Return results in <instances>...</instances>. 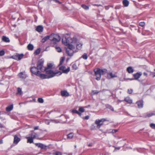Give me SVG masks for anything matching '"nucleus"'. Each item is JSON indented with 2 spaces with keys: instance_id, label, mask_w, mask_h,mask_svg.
<instances>
[{
  "instance_id": "09e8293b",
  "label": "nucleus",
  "mask_w": 155,
  "mask_h": 155,
  "mask_svg": "<svg viewBox=\"0 0 155 155\" xmlns=\"http://www.w3.org/2000/svg\"><path fill=\"white\" fill-rule=\"evenodd\" d=\"M118 131L117 129H113L112 130V132L113 134H114Z\"/></svg>"
},
{
  "instance_id": "f704fd0d",
  "label": "nucleus",
  "mask_w": 155,
  "mask_h": 155,
  "mask_svg": "<svg viewBox=\"0 0 155 155\" xmlns=\"http://www.w3.org/2000/svg\"><path fill=\"white\" fill-rule=\"evenodd\" d=\"M22 94L21 89V88L18 87L17 88V94L21 95Z\"/></svg>"
},
{
  "instance_id": "052dcab7",
  "label": "nucleus",
  "mask_w": 155,
  "mask_h": 155,
  "mask_svg": "<svg viewBox=\"0 0 155 155\" xmlns=\"http://www.w3.org/2000/svg\"><path fill=\"white\" fill-rule=\"evenodd\" d=\"M120 149V147H116L115 148V149H117L118 150H119Z\"/></svg>"
},
{
  "instance_id": "473e14b6",
  "label": "nucleus",
  "mask_w": 155,
  "mask_h": 155,
  "mask_svg": "<svg viewBox=\"0 0 155 155\" xmlns=\"http://www.w3.org/2000/svg\"><path fill=\"white\" fill-rule=\"evenodd\" d=\"M106 107L107 108L109 109L112 111H114V110L113 107L111 105L109 104H107L106 105Z\"/></svg>"
},
{
  "instance_id": "bf43d9fd",
  "label": "nucleus",
  "mask_w": 155,
  "mask_h": 155,
  "mask_svg": "<svg viewBox=\"0 0 155 155\" xmlns=\"http://www.w3.org/2000/svg\"><path fill=\"white\" fill-rule=\"evenodd\" d=\"M66 53L68 54V50L67 48H66Z\"/></svg>"
},
{
  "instance_id": "338daca9",
  "label": "nucleus",
  "mask_w": 155,
  "mask_h": 155,
  "mask_svg": "<svg viewBox=\"0 0 155 155\" xmlns=\"http://www.w3.org/2000/svg\"><path fill=\"white\" fill-rule=\"evenodd\" d=\"M72 155V153H71L68 154V155Z\"/></svg>"
},
{
  "instance_id": "13d9d810",
  "label": "nucleus",
  "mask_w": 155,
  "mask_h": 155,
  "mask_svg": "<svg viewBox=\"0 0 155 155\" xmlns=\"http://www.w3.org/2000/svg\"><path fill=\"white\" fill-rule=\"evenodd\" d=\"M3 143V140H0V144H1Z\"/></svg>"
},
{
  "instance_id": "864d4df0",
  "label": "nucleus",
  "mask_w": 155,
  "mask_h": 155,
  "mask_svg": "<svg viewBox=\"0 0 155 155\" xmlns=\"http://www.w3.org/2000/svg\"><path fill=\"white\" fill-rule=\"evenodd\" d=\"M3 127V125L1 123H0V128H2Z\"/></svg>"
},
{
  "instance_id": "aec40b11",
  "label": "nucleus",
  "mask_w": 155,
  "mask_h": 155,
  "mask_svg": "<svg viewBox=\"0 0 155 155\" xmlns=\"http://www.w3.org/2000/svg\"><path fill=\"white\" fill-rule=\"evenodd\" d=\"M127 71L129 73H133L134 71V69L131 67H129L127 68Z\"/></svg>"
},
{
  "instance_id": "603ef678",
  "label": "nucleus",
  "mask_w": 155,
  "mask_h": 155,
  "mask_svg": "<svg viewBox=\"0 0 155 155\" xmlns=\"http://www.w3.org/2000/svg\"><path fill=\"white\" fill-rule=\"evenodd\" d=\"M38 126H36L34 127V130H38Z\"/></svg>"
},
{
  "instance_id": "ddd939ff",
  "label": "nucleus",
  "mask_w": 155,
  "mask_h": 155,
  "mask_svg": "<svg viewBox=\"0 0 155 155\" xmlns=\"http://www.w3.org/2000/svg\"><path fill=\"white\" fill-rule=\"evenodd\" d=\"M20 138L18 137L17 135H15L14 136V139L13 143L14 144H17L20 140Z\"/></svg>"
},
{
  "instance_id": "f257e3e1",
  "label": "nucleus",
  "mask_w": 155,
  "mask_h": 155,
  "mask_svg": "<svg viewBox=\"0 0 155 155\" xmlns=\"http://www.w3.org/2000/svg\"><path fill=\"white\" fill-rule=\"evenodd\" d=\"M48 39L54 44L59 42L61 39V38L58 35L52 33L50 35L44 37L41 40V41L43 43L45 42Z\"/></svg>"
},
{
  "instance_id": "9d476101",
  "label": "nucleus",
  "mask_w": 155,
  "mask_h": 155,
  "mask_svg": "<svg viewBox=\"0 0 155 155\" xmlns=\"http://www.w3.org/2000/svg\"><path fill=\"white\" fill-rule=\"evenodd\" d=\"M35 145L38 147L41 148V149H46L47 146L40 143H35Z\"/></svg>"
},
{
  "instance_id": "a211bd4d",
  "label": "nucleus",
  "mask_w": 155,
  "mask_h": 155,
  "mask_svg": "<svg viewBox=\"0 0 155 155\" xmlns=\"http://www.w3.org/2000/svg\"><path fill=\"white\" fill-rule=\"evenodd\" d=\"M2 40L5 42H9L10 40L9 38L5 36H3L2 38Z\"/></svg>"
},
{
  "instance_id": "a19ab883",
  "label": "nucleus",
  "mask_w": 155,
  "mask_h": 155,
  "mask_svg": "<svg viewBox=\"0 0 155 155\" xmlns=\"http://www.w3.org/2000/svg\"><path fill=\"white\" fill-rule=\"evenodd\" d=\"M72 68H73V69H75V70L77 69L78 67L77 66L76 63H74L73 64Z\"/></svg>"
},
{
  "instance_id": "2eb2a0df",
  "label": "nucleus",
  "mask_w": 155,
  "mask_h": 155,
  "mask_svg": "<svg viewBox=\"0 0 155 155\" xmlns=\"http://www.w3.org/2000/svg\"><path fill=\"white\" fill-rule=\"evenodd\" d=\"M142 75V73L141 72H137L134 75V76L135 78V79H138Z\"/></svg>"
},
{
  "instance_id": "58836bf2",
  "label": "nucleus",
  "mask_w": 155,
  "mask_h": 155,
  "mask_svg": "<svg viewBox=\"0 0 155 155\" xmlns=\"http://www.w3.org/2000/svg\"><path fill=\"white\" fill-rule=\"evenodd\" d=\"M74 136V134L72 133H71L68 134V139H71Z\"/></svg>"
},
{
  "instance_id": "5701e85b",
  "label": "nucleus",
  "mask_w": 155,
  "mask_h": 155,
  "mask_svg": "<svg viewBox=\"0 0 155 155\" xmlns=\"http://www.w3.org/2000/svg\"><path fill=\"white\" fill-rule=\"evenodd\" d=\"M26 138L27 139V142L30 143H32L33 142V139L31 137H26Z\"/></svg>"
},
{
  "instance_id": "c9c22d12",
  "label": "nucleus",
  "mask_w": 155,
  "mask_h": 155,
  "mask_svg": "<svg viewBox=\"0 0 155 155\" xmlns=\"http://www.w3.org/2000/svg\"><path fill=\"white\" fill-rule=\"evenodd\" d=\"M99 91L97 90H92L91 91V94L92 95H94L98 93Z\"/></svg>"
},
{
  "instance_id": "5fc2aeb1",
  "label": "nucleus",
  "mask_w": 155,
  "mask_h": 155,
  "mask_svg": "<svg viewBox=\"0 0 155 155\" xmlns=\"http://www.w3.org/2000/svg\"><path fill=\"white\" fill-rule=\"evenodd\" d=\"M78 114L80 116H81L82 114L81 113V112H80L79 111L78 113Z\"/></svg>"
},
{
  "instance_id": "f3484780",
  "label": "nucleus",
  "mask_w": 155,
  "mask_h": 155,
  "mask_svg": "<svg viewBox=\"0 0 155 155\" xmlns=\"http://www.w3.org/2000/svg\"><path fill=\"white\" fill-rule=\"evenodd\" d=\"M43 27L42 26L39 25L37 27L36 30L39 32H41L43 31Z\"/></svg>"
},
{
  "instance_id": "72a5a7b5",
  "label": "nucleus",
  "mask_w": 155,
  "mask_h": 155,
  "mask_svg": "<svg viewBox=\"0 0 155 155\" xmlns=\"http://www.w3.org/2000/svg\"><path fill=\"white\" fill-rule=\"evenodd\" d=\"M82 44L79 43L77 45V49L80 50L82 48Z\"/></svg>"
},
{
  "instance_id": "de8ad7c7",
  "label": "nucleus",
  "mask_w": 155,
  "mask_h": 155,
  "mask_svg": "<svg viewBox=\"0 0 155 155\" xmlns=\"http://www.w3.org/2000/svg\"><path fill=\"white\" fill-rule=\"evenodd\" d=\"M54 155H62V154L60 152H57L55 153Z\"/></svg>"
},
{
  "instance_id": "0eeeda50",
  "label": "nucleus",
  "mask_w": 155,
  "mask_h": 155,
  "mask_svg": "<svg viewBox=\"0 0 155 155\" xmlns=\"http://www.w3.org/2000/svg\"><path fill=\"white\" fill-rule=\"evenodd\" d=\"M24 56L23 54H19L16 53L15 54L11 56L10 58L17 61H19Z\"/></svg>"
},
{
  "instance_id": "4be33fe9",
  "label": "nucleus",
  "mask_w": 155,
  "mask_h": 155,
  "mask_svg": "<svg viewBox=\"0 0 155 155\" xmlns=\"http://www.w3.org/2000/svg\"><path fill=\"white\" fill-rule=\"evenodd\" d=\"M61 95L63 97H67L68 96V92L66 91H61Z\"/></svg>"
},
{
  "instance_id": "49530a36",
  "label": "nucleus",
  "mask_w": 155,
  "mask_h": 155,
  "mask_svg": "<svg viewBox=\"0 0 155 155\" xmlns=\"http://www.w3.org/2000/svg\"><path fill=\"white\" fill-rule=\"evenodd\" d=\"M145 23L143 22H140L139 23V25L141 27H143Z\"/></svg>"
},
{
  "instance_id": "a878e982",
  "label": "nucleus",
  "mask_w": 155,
  "mask_h": 155,
  "mask_svg": "<svg viewBox=\"0 0 155 155\" xmlns=\"http://www.w3.org/2000/svg\"><path fill=\"white\" fill-rule=\"evenodd\" d=\"M27 48L29 50L32 51L34 49V46L32 44H29L27 46Z\"/></svg>"
},
{
  "instance_id": "79ce46f5",
  "label": "nucleus",
  "mask_w": 155,
  "mask_h": 155,
  "mask_svg": "<svg viewBox=\"0 0 155 155\" xmlns=\"http://www.w3.org/2000/svg\"><path fill=\"white\" fill-rule=\"evenodd\" d=\"M5 52L4 50H1L0 51V56H2L5 54Z\"/></svg>"
},
{
  "instance_id": "4468645a",
  "label": "nucleus",
  "mask_w": 155,
  "mask_h": 155,
  "mask_svg": "<svg viewBox=\"0 0 155 155\" xmlns=\"http://www.w3.org/2000/svg\"><path fill=\"white\" fill-rule=\"evenodd\" d=\"M59 67V70L62 71L63 73H68V68L67 69L65 66H61Z\"/></svg>"
},
{
  "instance_id": "69168bd1",
  "label": "nucleus",
  "mask_w": 155,
  "mask_h": 155,
  "mask_svg": "<svg viewBox=\"0 0 155 155\" xmlns=\"http://www.w3.org/2000/svg\"><path fill=\"white\" fill-rule=\"evenodd\" d=\"M70 68L68 67V72L70 71Z\"/></svg>"
},
{
  "instance_id": "6e6d98bb",
  "label": "nucleus",
  "mask_w": 155,
  "mask_h": 155,
  "mask_svg": "<svg viewBox=\"0 0 155 155\" xmlns=\"http://www.w3.org/2000/svg\"><path fill=\"white\" fill-rule=\"evenodd\" d=\"M54 1H55L57 2H58L59 3H61L58 0H54Z\"/></svg>"
},
{
  "instance_id": "6e6552de",
  "label": "nucleus",
  "mask_w": 155,
  "mask_h": 155,
  "mask_svg": "<svg viewBox=\"0 0 155 155\" xmlns=\"http://www.w3.org/2000/svg\"><path fill=\"white\" fill-rule=\"evenodd\" d=\"M94 75L96 77V80L97 81L100 80L101 78V75L100 71V68H97L96 69H94Z\"/></svg>"
},
{
  "instance_id": "8fccbe9b",
  "label": "nucleus",
  "mask_w": 155,
  "mask_h": 155,
  "mask_svg": "<svg viewBox=\"0 0 155 155\" xmlns=\"http://www.w3.org/2000/svg\"><path fill=\"white\" fill-rule=\"evenodd\" d=\"M89 116L88 115H87L85 117H83V119H85V120H88L89 119Z\"/></svg>"
},
{
  "instance_id": "39448f33",
  "label": "nucleus",
  "mask_w": 155,
  "mask_h": 155,
  "mask_svg": "<svg viewBox=\"0 0 155 155\" xmlns=\"http://www.w3.org/2000/svg\"><path fill=\"white\" fill-rule=\"evenodd\" d=\"M38 70L37 67H31L30 68V71L32 73L37 76L41 78V75L42 74H41V72Z\"/></svg>"
},
{
  "instance_id": "4d7b16f0",
  "label": "nucleus",
  "mask_w": 155,
  "mask_h": 155,
  "mask_svg": "<svg viewBox=\"0 0 155 155\" xmlns=\"http://www.w3.org/2000/svg\"><path fill=\"white\" fill-rule=\"evenodd\" d=\"M143 74L144 75H145V76H147V74L146 72H144Z\"/></svg>"
},
{
  "instance_id": "c756f323",
  "label": "nucleus",
  "mask_w": 155,
  "mask_h": 155,
  "mask_svg": "<svg viewBox=\"0 0 155 155\" xmlns=\"http://www.w3.org/2000/svg\"><path fill=\"white\" fill-rule=\"evenodd\" d=\"M108 76H110L111 78H114L116 77L117 76L116 75L114 74H113V73L112 72H110V73H109L107 74Z\"/></svg>"
},
{
  "instance_id": "e433bc0d",
  "label": "nucleus",
  "mask_w": 155,
  "mask_h": 155,
  "mask_svg": "<svg viewBox=\"0 0 155 155\" xmlns=\"http://www.w3.org/2000/svg\"><path fill=\"white\" fill-rule=\"evenodd\" d=\"M81 57L84 59L86 60L87 58V54L86 53H84L82 56Z\"/></svg>"
},
{
  "instance_id": "9b49d317",
  "label": "nucleus",
  "mask_w": 155,
  "mask_h": 155,
  "mask_svg": "<svg viewBox=\"0 0 155 155\" xmlns=\"http://www.w3.org/2000/svg\"><path fill=\"white\" fill-rule=\"evenodd\" d=\"M62 42L64 45L66 46L68 45V39L66 35H63V36Z\"/></svg>"
},
{
  "instance_id": "393cba45",
  "label": "nucleus",
  "mask_w": 155,
  "mask_h": 155,
  "mask_svg": "<svg viewBox=\"0 0 155 155\" xmlns=\"http://www.w3.org/2000/svg\"><path fill=\"white\" fill-rule=\"evenodd\" d=\"M65 60V57H62L60 59V61L59 64L58 65V67L60 66L61 65L63 62H64Z\"/></svg>"
},
{
  "instance_id": "412c9836",
  "label": "nucleus",
  "mask_w": 155,
  "mask_h": 155,
  "mask_svg": "<svg viewBox=\"0 0 155 155\" xmlns=\"http://www.w3.org/2000/svg\"><path fill=\"white\" fill-rule=\"evenodd\" d=\"M101 75H104L107 73V70L105 69H101L100 68V71Z\"/></svg>"
},
{
  "instance_id": "dca6fc26",
  "label": "nucleus",
  "mask_w": 155,
  "mask_h": 155,
  "mask_svg": "<svg viewBox=\"0 0 155 155\" xmlns=\"http://www.w3.org/2000/svg\"><path fill=\"white\" fill-rule=\"evenodd\" d=\"M13 108V104H12L8 106L6 108V111L8 112H10L12 110Z\"/></svg>"
},
{
  "instance_id": "f8f14e48",
  "label": "nucleus",
  "mask_w": 155,
  "mask_h": 155,
  "mask_svg": "<svg viewBox=\"0 0 155 155\" xmlns=\"http://www.w3.org/2000/svg\"><path fill=\"white\" fill-rule=\"evenodd\" d=\"M136 104L139 108H142L143 107V100H140L136 102Z\"/></svg>"
},
{
  "instance_id": "6ab92c4d",
  "label": "nucleus",
  "mask_w": 155,
  "mask_h": 155,
  "mask_svg": "<svg viewBox=\"0 0 155 155\" xmlns=\"http://www.w3.org/2000/svg\"><path fill=\"white\" fill-rule=\"evenodd\" d=\"M124 101L129 104H131L132 103V100L129 97H126Z\"/></svg>"
},
{
  "instance_id": "0e129e2a",
  "label": "nucleus",
  "mask_w": 155,
  "mask_h": 155,
  "mask_svg": "<svg viewBox=\"0 0 155 155\" xmlns=\"http://www.w3.org/2000/svg\"><path fill=\"white\" fill-rule=\"evenodd\" d=\"M155 77V73L153 75V77Z\"/></svg>"
},
{
  "instance_id": "b1692460",
  "label": "nucleus",
  "mask_w": 155,
  "mask_h": 155,
  "mask_svg": "<svg viewBox=\"0 0 155 155\" xmlns=\"http://www.w3.org/2000/svg\"><path fill=\"white\" fill-rule=\"evenodd\" d=\"M54 64H53L51 63H49L47 64V66L46 68L45 67V70H50L52 68Z\"/></svg>"
},
{
  "instance_id": "774afa93",
  "label": "nucleus",
  "mask_w": 155,
  "mask_h": 155,
  "mask_svg": "<svg viewBox=\"0 0 155 155\" xmlns=\"http://www.w3.org/2000/svg\"><path fill=\"white\" fill-rule=\"evenodd\" d=\"M66 61H68V58L66 59Z\"/></svg>"
},
{
  "instance_id": "2f4dec72",
  "label": "nucleus",
  "mask_w": 155,
  "mask_h": 155,
  "mask_svg": "<svg viewBox=\"0 0 155 155\" xmlns=\"http://www.w3.org/2000/svg\"><path fill=\"white\" fill-rule=\"evenodd\" d=\"M41 49L40 48H38L35 50L34 52V54L35 55H38V54L40 52Z\"/></svg>"
},
{
  "instance_id": "1a4fd4ad",
  "label": "nucleus",
  "mask_w": 155,
  "mask_h": 155,
  "mask_svg": "<svg viewBox=\"0 0 155 155\" xmlns=\"http://www.w3.org/2000/svg\"><path fill=\"white\" fill-rule=\"evenodd\" d=\"M18 77L21 79H24L27 77V74L25 73V72H21L18 74Z\"/></svg>"
},
{
  "instance_id": "bb28decb",
  "label": "nucleus",
  "mask_w": 155,
  "mask_h": 155,
  "mask_svg": "<svg viewBox=\"0 0 155 155\" xmlns=\"http://www.w3.org/2000/svg\"><path fill=\"white\" fill-rule=\"evenodd\" d=\"M33 139L36 138L38 137V136L37 134L35 133H32V134H30L29 135Z\"/></svg>"
},
{
  "instance_id": "f03ea898",
  "label": "nucleus",
  "mask_w": 155,
  "mask_h": 155,
  "mask_svg": "<svg viewBox=\"0 0 155 155\" xmlns=\"http://www.w3.org/2000/svg\"><path fill=\"white\" fill-rule=\"evenodd\" d=\"M77 41V39L76 38L68 37V56H72L73 55L75 49L74 45Z\"/></svg>"
},
{
  "instance_id": "4c0bfd02",
  "label": "nucleus",
  "mask_w": 155,
  "mask_h": 155,
  "mask_svg": "<svg viewBox=\"0 0 155 155\" xmlns=\"http://www.w3.org/2000/svg\"><path fill=\"white\" fill-rule=\"evenodd\" d=\"M38 102L40 103H42L44 102V100L42 98H39L38 100Z\"/></svg>"
},
{
  "instance_id": "37998d69",
  "label": "nucleus",
  "mask_w": 155,
  "mask_h": 155,
  "mask_svg": "<svg viewBox=\"0 0 155 155\" xmlns=\"http://www.w3.org/2000/svg\"><path fill=\"white\" fill-rule=\"evenodd\" d=\"M56 49L58 52H60L61 51V49L59 47H56Z\"/></svg>"
},
{
  "instance_id": "c85d7f7f",
  "label": "nucleus",
  "mask_w": 155,
  "mask_h": 155,
  "mask_svg": "<svg viewBox=\"0 0 155 155\" xmlns=\"http://www.w3.org/2000/svg\"><path fill=\"white\" fill-rule=\"evenodd\" d=\"M123 3L124 6L125 7L127 6L129 4V2L127 0H124L123 1Z\"/></svg>"
},
{
  "instance_id": "ea45409f",
  "label": "nucleus",
  "mask_w": 155,
  "mask_h": 155,
  "mask_svg": "<svg viewBox=\"0 0 155 155\" xmlns=\"http://www.w3.org/2000/svg\"><path fill=\"white\" fill-rule=\"evenodd\" d=\"M81 7L85 10H87L89 9L88 6L85 5H81Z\"/></svg>"
},
{
  "instance_id": "7ed1b4c3",
  "label": "nucleus",
  "mask_w": 155,
  "mask_h": 155,
  "mask_svg": "<svg viewBox=\"0 0 155 155\" xmlns=\"http://www.w3.org/2000/svg\"><path fill=\"white\" fill-rule=\"evenodd\" d=\"M45 71L46 74H41V79H49L55 76L57 74L60 75L62 74V73L61 71H58L55 72L50 69L46 70Z\"/></svg>"
},
{
  "instance_id": "a18cd8bd",
  "label": "nucleus",
  "mask_w": 155,
  "mask_h": 155,
  "mask_svg": "<svg viewBox=\"0 0 155 155\" xmlns=\"http://www.w3.org/2000/svg\"><path fill=\"white\" fill-rule=\"evenodd\" d=\"M133 90L132 89H128L127 90V93H128L131 94L133 92Z\"/></svg>"
},
{
  "instance_id": "cd10ccee",
  "label": "nucleus",
  "mask_w": 155,
  "mask_h": 155,
  "mask_svg": "<svg viewBox=\"0 0 155 155\" xmlns=\"http://www.w3.org/2000/svg\"><path fill=\"white\" fill-rule=\"evenodd\" d=\"M153 115H155V114L152 113H147V114L146 115L143 116V117L145 118H146L147 117H149Z\"/></svg>"
},
{
  "instance_id": "680f3d73",
  "label": "nucleus",
  "mask_w": 155,
  "mask_h": 155,
  "mask_svg": "<svg viewBox=\"0 0 155 155\" xmlns=\"http://www.w3.org/2000/svg\"><path fill=\"white\" fill-rule=\"evenodd\" d=\"M92 145L91 144H89L88 145V146H89V147H91L92 146Z\"/></svg>"
},
{
  "instance_id": "e2e57ef3",
  "label": "nucleus",
  "mask_w": 155,
  "mask_h": 155,
  "mask_svg": "<svg viewBox=\"0 0 155 155\" xmlns=\"http://www.w3.org/2000/svg\"><path fill=\"white\" fill-rule=\"evenodd\" d=\"M1 114H3V112L0 111V115Z\"/></svg>"
},
{
  "instance_id": "c03bdc74",
  "label": "nucleus",
  "mask_w": 155,
  "mask_h": 155,
  "mask_svg": "<svg viewBox=\"0 0 155 155\" xmlns=\"http://www.w3.org/2000/svg\"><path fill=\"white\" fill-rule=\"evenodd\" d=\"M150 126L152 129H155V124L151 123L150 124Z\"/></svg>"
},
{
  "instance_id": "423d86ee",
  "label": "nucleus",
  "mask_w": 155,
  "mask_h": 155,
  "mask_svg": "<svg viewBox=\"0 0 155 155\" xmlns=\"http://www.w3.org/2000/svg\"><path fill=\"white\" fill-rule=\"evenodd\" d=\"M106 121L107 120L105 118L96 120L95 121V123L97 125V127L98 128H100L101 126L103 125V122Z\"/></svg>"
},
{
  "instance_id": "7c9ffc66",
  "label": "nucleus",
  "mask_w": 155,
  "mask_h": 155,
  "mask_svg": "<svg viewBox=\"0 0 155 155\" xmlns=\"http://www.w3.org/2000/svg\"><path fill=\"white\" fill-rule=\"evenodd\" d=\"M87 106L85 107H79V111L81 113H83L85 111V110L84 109V108H87Z\"/></svg>"
},
{
  "instance_id": "20e7f679",
  "label": "nucleus",
  "mask_w": 155,
  "mask_h": 155,
  "mask_svg": "<svg viewBox=\"0 0 155 155\" xmlns=\"http://www.w3.org/2000/svg\"><path fill=\"white\" fill-rule=\"evenodd\" d=\"M44 62V60L41 59L38 60L37 64V68L39 70L43 72L45 71V67L43 66Z\"/></svg>"
},
{
  "instance_id": "3c124183",
  "label": "nucleus",
  "mask_w": 155,
  "mask_h": 155,
  "mask_svg": "<svg viewBox=\"0 0 155 155\" xmlns=\"http://www.w3.org/2000/svg\"><path fill=\"white\" fill-rule=\"evenodd\" d=\"M79 111H78L75 110H72V112L73 113H76L78 114Z\"/></svg>"
}]
</instances>
